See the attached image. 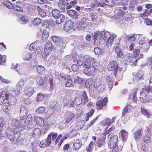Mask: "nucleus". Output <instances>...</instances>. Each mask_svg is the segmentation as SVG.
Masks as SVG:
<instances>
[{
  "label": "nucleus",
  "mask_w": 152,
  "mask_h": 152,
  "mask_svg": "<svg viewBox=\"0 0 152 152\" xmlns=\"http://www.w3.org/2000/svg\"><path fill=\"white\" fill-rule=\"evenodd\" d=\"M58 135L56 133L51 132L48 134L46 140H42L39 144V146L42 148H44L46 146H48L51 143L55 140Z\"/></svg>",
  "instance_id": "obj_1"
},
{
  "label": "nucleus",
  "mask_w": 152,
  "mask_h": 152,
  "mask_svg": "<svg viewBox=\"0 0 152 152\" xmlns=\"http://www.w3.org/2000/svg\"><path fill=\"white\" fill-rule=\"evenodd\" d=\"M83 82V80L82 79L79 78L78 76L74 75L71 76L67 80L66 83L65 84V86L66 87H70L72 86L75 83H81Z\"/></svg>",
  "instance_id": "obj_2"
},
{
  "label": "nucleus",
  "mask_w": 152,
  "mask_h": 152,
  "mask_svg": "<svg viewBox=\"0 0 152 152\" xmlns=\"http://www.w3.org/2000/svg\"><path fill=\"white\" fill-rule=\"evenodd\" d=\"M20 135L19 132H16L11 131L7 135L8 137L12 144H16L18 140Z\"/></svg>",
  "instance_id": "obj_3"
},
{
  "label": "nucleus",
  "mask_w": 152,
  "mask_h": 152,
  "mask_svg": "<svg viewBox=\"0 0 152 152\" xmlns=\"http://www.w3.org/2000/svg\"><path fill=\"white\" fill-rule=\"evenodd\" d=\"M139 58L136 59L134 57L128 56L126 58L125 63L126 65L130 64L131 66H136L137 65V60Z\"/></svg>",
  "instance_id": "obj_4"
},
{
  "label": "nucleus",
  "mask_w": 152,
  "mask_h": 152,
  "mask_svg": "<svg viewBox=\"0 0 152 152\" xmlns=\"http://www.w3.org/2000/svg\"><path fill=\"white\" fill-rule=\"evenodd\" d=\"M107 102V98L105 97L102 100L98 101L96 103V107L98 110L104 109Z\"/></svg>",
  "instance_id": "obj_5"
},
{
  "label": "nucleus",
  "mask_w": 152,
  "mask_h": 152,
  "mask_svg": "<svg viewBox=\"0 0 152 152\" xmlns=\"http://www.w3.org/2000/svg\"><path fill=\"white\" fill-rule=\"evenodd\" d=\"M108 147L110 149H112L113 151L114 152H120L121 151V148H118L117 144L113 142L112 141H109Z\"/></svg>",
  "instance_id": "obj_6"
},
{
  "label": "nucleus",
  "mask_w": 152,
  "mask_h": 152,
  "mask_svg": "<svg viewBox=\"0 0 152 152\" xmlns=\"http://www.w3.org/2000/svg\"><path fill=\"white\" fill-rule=\"evenodd\" d=\"M96 69L95 67L93 66H90L88 68H85L83 72L84 73L88 75H93L95 73Z\"/></svg>",
  "instance_id": "obj_7"
},
{
  "label": "nucleus",
  "mask_w": 152,
  "mask_h": 152,
  "mask_svg": "<svg viewBox=\"0 0 152 152\" xmlns=\"http://www.w3.org/2000/svg\"><path fill=\"white\" fill-rule=\"evenodd\" d=\"M53 49L52 44L49 42H46L45 46L44 53L45 55L47 56L50 54Z\"/></svg>",
  "instance_id": "obj_8"
},
{
  "label": "nucleus",
  "mask_w": 152,
  "mask_h": 152,
  "mask_svg": "<svg viewBox=\"0 0 152 152\" xmlns=\"http://www.w3.org/2000/svg\"><path fill=\"white\" fill-rule=\"evenodd\" d=\"M65 122L68 124L74 118L75 114L70 111L66 112L65 115Z\"/></svg>",
  "instance_id": "obj_9"
},
{
  "label": "nucleus",
  "mask_w": 152,
  "mask_h": 152,
  "mask_svg": "<svg viewBox=\"0 0 152 152\" xmlns=\"http://www.w3.org/2000/svg\"><path fill=\"white\" fill-rule=\"evenodd\" d=\"M118 66L117 61L113 60L110 62L108 65V68L110 71H113L118 69Z\"/></svg>",
  "instance_id": "obj_10"
},
{
  "label": "nucleus",
  "mask_w": 152,
  "mask_h": 152,
  "mask_svg": "<svg viewBox=\"0 0 152 152\" xmlns=\"http://www.w3.org/2000/svg\"><path fill=\"white\" fill-rule=\"evenodd\" d=\"M67 13L73 19H77L79 16V14L75 10H69L67 11Z\"/></svg>",
  "instance_id": "obj_11"
},
{
  "label": "nucleus",
  "mask_w": 152,
  "mask_h": 152,
  "mask_svg": "<svg viewBox=\"0 0 152 152\" xmlns=\"http://www.w3.org/2000/svg\"><path fill=\"white\" fill-rule=\"evenodd\" d=\"M21 5V2L20 1H17L16 2V4L13 6V9L16 11L22 12L23 11V10Z\"/></svg>",
  "instance_id": "obj_12"
},
{
  "label": "nucleus",
  "mask_w": 152,
  "mask_h": 152,
  "mask_svg": "<svg viewBox=\"0 0 152 152\" xmlns=\"http://www.w3.org/2000/svg\"><path fill=\"white\" fill-rule=\"evenodd\" d=\"M21 127L20 122L19 121L14 119L12 121L11 127L14 130L15 129Z\"/></svg>",
  "instance_id": "obj_13"
},
{
  "label": "nucleus",
  "mask_w": 152,
  "mask_h": 152,
  "mask_svg": "<svg viewBox=\"0 0 152 152\" xmlns=\"http://www.w3.org/2000/svg\"><path fill=\"white\" fill-rule=\"evenodd\" d=\"M100 35L102 39L105 40L107 39L108 38H110L111 36H113V35L111 34L107 31H101L100 33Z\"/></svg>",
  "instance_id": "obj_14"
},
{
  "label": "nucleus",
  "mask_w": 152,
  "mask_h": 152,
  "mask_svg": "<svg viewBox=\"0 0 152 152\" xmlns=\"http://www.w3.org/2000/svg\"><path fill=\"white\" fill-rule=\"evenodd\" d=\"M151 13H152V9H150L149 10L145 9L144 13L140 14V16L143 19H145L146 17H148Z\"/></svg>",
  "instance_id": "obj_15"
},
{
  "label": "nucleus",
  "mask_w": 152,
  "mask_h": 152,
  "mask_svg": "<svg viewBox=\"0 0 152 152\" xmlns=\"http://www.w3.org/2000/svg\"><path fill=\"white\" fill-rule=\"evenodd\" d=\"M33 136L35 138H39L41 135V131L38 128H34L33 129L32 133Z\"/></svg>",
  "instance_id": "obj_16"
},
{
  "label": "nucleus",
  "mask_w": 152,
  "mask_h": 152,
  "mask_svg": "<svg viewBox=\"0 0 152 152\" xmlns=\"http://www.w3.org/2000/svg\"><path fill=\"white\" fill-rule=\"evenodd\" d=\"M141 112L142 114L146 117L148 118H150L151 114L149 113L148 110L143 107H141Z\"/></svg>",
  "instance_id": "obj_17"
},
{
  "label": "nucleus",
  "mask_w": 152,
  "mask_h": 152,
  "mask_svg": "<svg viewBox=\"0 0 152 152\" xmlns=\"http://www.w3.org/2000/svg\"><path fill=\"white\" fill-rule=\"evenodd\" d=\"M105 138L104 137L98 138L96 142V145L99 148L102 147L104 144Z\"/></svg>",
  "instance_id": "obj_18"
},
{
  "label": "nucleus",
  "mask_w": 152,
  "mask_h": 152,
  "mask_svg": "<svg viewBox=\"0 0 152 152\" xmlns=\"http://www.w3.org/2000/svg\"><path fill=\"white\" fill-rule=\"evenodd\" d=\"M113 134L112 133H110L108 136V139L110 140L109 141L113 142L117 144V141L118 140V136L116 135L113 136Z\"/></svg>",
  "instance_id": "obj_19"
},
{
  "label": "nucleus",
  "mask_w": 152,
  "mask_h": 152,
  "mask_svg": "<svg viewBox=\"0 0 152 152\" xmlns=\"http://www.w3.org/2000/svg\"><path fill=\"white\" fill-rule=\"evenodd\" d=\"M82 143H80L79 139H77L74 142L73 145V148L77 151H78L81 147Z\"/></svg>",
  "instance_id": "obj_20"
},
{
  "label": "nucleus",
  "mask_w": 152,
  "mask_h": 152,
  "mask_svg": "<svg viewBox=\"0 0 152 152\" xmlns=\"http://www.w3.org/2000/svg\"><path fill=\"white\" fill-rule=\"evenodd\" d=\"M91 59L89 57H88L85 59L84 64L85 68H88L91 66Z\"/></svg>",
  "instance_id": "obj_21"
},
{
  "label": "nucleus",
  "mask_w": 152,
  "mask_h": 152,
  "mask_svg": "<svg viewBox=\"0 0 152 152\" xmlns=\"http://www.w3.org/2000/svg\"><path fill=\"white\" fill-rule=\"evenodd\" d=\"M72 24V22L68 20L66 22L64 26V30L66 31H69L71 29Z\"/></svg>",
  "instance_id": "obj_22"
},
{
  "label": "nucleus",
  "mask_w": 152,
  "mask_h": 152,
  "mask_svg": "<svg viewBox=\"0 0 152 152\" xmlns=\"http://www.w3.org/2000/svg\"><path fill=\"white\" fill-rule=\"evenodd\" d=\"M60 11L56 9H53L52 10L51 14L52 16L55 19H56L60 15Z\"/></svg>",
  "instance_id": "obj_23"
},
{
  "label": "nucleus",
  "mask_w": 152,
  "mask_h": 152,
  "mask_svg": "<svg viewBox=\"0 0 152 152\" xmlns=\"http://www.w3.org/2000/svg\"><path fill=\"white\" fill-rule=\"evenodd\" d=\"M36 68L37 72L39 74L42 75L44 73L45 69L43 66L40 65H37Z\"/></svg>",
  "instance_id": "obj_24"
},
{
  "label": "nucleus",
  "mask_w": 152,
  "mask_h": 152,
  "mask_svg": "<svg viewBox=\"0 0 152 152\" xmlns=\"http://www.w3.org/2000/svg\"><path fill=\"white\" fill-rule=\"evenodd\" d=\"M142 134V129H141L138 130L134 133V138L135 140H139Z\"/></svg>",
  "instance_id": "obj_25"
},
{
  "label": "nucleus",
  "mask_w": 152,
  "mask_h": 152,
  "mask_svg": "<svg viewBox=\"0 0 152 152\" xmlns=\"http://www.w3.org/2000/svg\"><path fill=\"white\" fill-rule=\"evenodd\" d=\"M49 34V32L47 30H45L43 31L42 37V39L43 41L45 42L48 39Z\"/></svg>",
  "instance_id": "obj_26"
},
{
  "label": "nucleus",
  "mask_w": 152,
  "mask_h": 152,
  "mask_svg": "<svg viewBox=\"0 0 152 152\" xmlns=\"http://www.w3.org/2000/svg\"><path fill=\"white\" fill-rule=\"evenodd\" d=\"M150 134L148 133L147 134H145L143 136V140L142 141L146 143V144H148L151 142L150 138Z\"/></svg>",
  "instance_id": "obj_27"
},
{
  "label": "nucleus",
  "mask_w": 152,
  "mask_h": 152,
  "mask_svg": "<svg viewBox=\"0 0 152 152\" xmlns=\"http://www.w3.org/2000/svg\"><path fill=\"white\" fill-rule=\"evenodd\" d=\"M34 119L37 125H43L44 124V121L42 117L36 116L34 118Z\"/></svg>",
  "instance_id": "obj_28"
},
{
  "label": "nucleus",
  "mask_w": 152,
  "mask_h": 152,
  "mask_svg": "<svg viewBox=\"0 0 152 152\" xmlns=\"http://www.w3.org/2000/svg\"><path fill=\"white\" fill-rule=\"evenodd\" d=\"M65 18L64 15L61 14L58 18H56L57 19L56 20V22L57 24H59L64 21Z\"/></svg>",
  "instance_id": "obj_29"
},
{
  "label": "nucleus",
  "mask_w": 152,
  "mask_h": 152,
  "mask_svg": "<svg viewBox=\"0 0 152 152\" xmlns=\"http://www.w3.org/2000/svg\"><path fill=\"white\" fill-rule=\"evenodd\" d=\"M149 96H142V97H140V99L142 102H148L151 100Z\"/></svg>",
  "instance_id": "obj_30"
},
{
  "label": "nucleus",
  "mask_w": 152,
  "mask_h": 152,
  "mask_svg": "<svg viewBox=\"0 0 152 152\" xmlns=\"http://www.w3.org/2000/svg\"><path fill=\"white\" fill-rule=\"evenodd\" d=\"M78 96L75 98V103L77 105L80 104L83 102V99L82 96Z\"/></svg>",
  "instance_id": "obj_31"
},
{
  "label": "nucleus",
  "mask_w": 152,
  "mask_h": 152,
  "mask_svg": "<svg viewBox=\"0 0 152 152\" xmlns=\"http://www.w3.org/2000/svg\"><path fill=\"white\" fill-rule=\"evenodd\" d=\"M22 128H23L25 126H27L30 123V120L26 119L23 121H19Z\"/></svg>",
  "instance_id": "obj_32"
},
{
  "label": "nucleus",
  "mask_w": 152,
  "mask_h": 152,
  "mask_svg": "<svg viewBox=\"0 0 152 152\" xmlns=\"http://www.w3.org/2000/svg\"><path fill=\"white\" fill-rule=\"evenodd\" d=\"M107 41L106 42V46L107 47L111 46L113 43L114 40V37L113 36H111L110 38H108L107 39Z\"/></svg>",
  "instance_id": "obj_33"
},
{
  "label": "nucleus",
  "mask_w": 152,
  "mask_h": 152,
  "mask_svg": "<svg viewBox=\"0 0 152 152\" xmlns=\"http://www.w3.org/2000/svg\"><path fill=\"white\" fill-rule=\"evenodd\" d=\"M62 136V135L61 134L58 135V137L56 139L55 141V144L56 145L58 143V147L60 146L61 143H62L63 140L61 139H60Z\"/></svg>",
  "instance_id": "obj_34"
},
{
  "label": "nucleus",
  "mask_w": 152,
  "mask_h": 152,
  "mask_svg": "<svg viewBox=\"0 0 152 152\" xmlns=\"http://www.w3.org/2000/svg\"><path fill=\"white\" fill-rule=\"evenodd\" d=\"M95 111V110L94 109H91L90 112L86 114V121H87L89 119V118L91 117Z\"/></svg>",
  "instance_id": "obj_35"
},
{
  "label": "nucleus",
  "mask_w": 152,
  "mask_h": 152,
  "mask_svg": "<svg viewBox=\"0 0 152 152\" xmlns=\"http://www.w3.org/2000/svg\"><path fill=\"white\" fill-rule=\"evenodd\" d=\"M121 136L124 140H126L128 137V133L125 130H122L121 132Z\"/></svg>",
  "instance_id": "obj_36"
},
{
  "label": "nucleus",
  "mask_w": 152,
  "mask_h": 152,
  "mask_svg": "<svg viewBox=\"0 0 152 152\" xmlns=\"http://www.w3.org/2000/svg\"><path fill=\"white\" fill-rule=\"evenodd\" d=\"M37 9L38 12L39 14L42 17H43L46 15V12L42 10L41 8L38 6L37 7Z\"/></svg>",
  "instance_id": "obj_37"
},
{
  "label": "nucleus",
  "mask_w": 152,
  "mask_h": 152,
  "mask_svg": "<svg viewBox=\"0 0 152 152\" xmlns=\"http://www.w3.org/2000/svg\"><path fill=\"white\" fill-rule=\"evenodd\" d=\"M27 110L25 107L23 106L21 107L20 114V115H26L27 114Z\"/></svg>",
  "instance_id": "obj_38"
},
{
  "label": "nucleus",
  "mask_w": 152,
  "mask_h": 152,
  "mask_svg": "<svg viewBox=\"0 0 152 152\" xmlns=\"http://www.w3.org/2000/svg\"><path fill=\"white\" fill-rule=\"evenodd\" d=\"M146 144V143L143 141L141 142L140 148L142 151H143V152H145L147 151V148L148 144Z\"/></svg>",
  "instance_id": "obj_39"
},
{
  "label": "nucleus",
  "mask_w": 152,
  "mask_h": 152,
  "mask_svg": "<svg viewBox=\"0 0 152 152\" xmlns=\"http://www.w3.org/2000/svg\"><path fill=\"white\" fill-rule=\"evenodd\" d=\"M111 123L110 120L108 118H106L102 121L101 124L103 126H109L110 124Z\"/></svg>",
  "instance_id": "obj_40"
},
{
  "label": "nucleus",
  "mask_w": 152,
  "mask_h": 152,
  "mask_svg": "<svg viewBox=\"0 0 152 152\" xmlns=\"http://www.w3.org/2000/svg\"><path fill=\"white\" fill-rule=\"evenodd\" d=\"M130 97L128 99V101L130 103H132L133 102H136L137 101V99L136 96H130Z\"/></svg>",
  "instance_id": "obj_41"
},
{
  "label": "nucleus",
  "mask_w": 152,
  "mask_h": 152,
  "mask_svg": "<svg viewBox=\"0 0 152 152\" xmlns=\"http://www.w3.org/2000/svg\"><path fill=\"white\" fill-rule=\"evenodd\" d=\"M31 54L30 53H27L24 55L23 59L25 61H28L31 59Z\"/></svg>",
  "instance_id": "obj_42"
},
{
  "label": "nucleus",
  "mask_w": 152,
  "mask_h": 152,
  "mask_svg": "<svg viewBox=\"0 0 152 152\" xmlns=\"http://www.w3.org/2000/svg\"><path fill=\"white\" fill-rule=\"evenodd\" d=\"M92 2L90 4V7L93 8H95L98 7V4L96 0H91Z\"/></svg>",
  "instance_id": "obj_43"
},
{
  "label": "nucleus",
  "mask_w": 152,
  "mask_h": 152,
  "mask_svg": "<svg viewBox=\"0 0 152 152\" xmlns=\"http://www.w3.org/2000/svg\"><path fill=\"white\" fill-rule=\"evenodd\" d=\"M41 23V20L38 18H35L33 21V23L35 26H38Z\"/></svg>",
  "instance_id": "obj_44"
},
{
  "label": "nucleus",
  "mask_w": 152,
  "mask_h": 152,
  "mask_svg": "<svg viewBox=\"0 0 152 152\" xmlns=\"http://www.w3.org/2000/svg\"><path fill=\"white\" fill-rule=\"evenodd\" d=\"M10 107V104L7 102L3 104L2 106L3 110L5 112H7L8 110V108Z\"/></svg>",
  "instance_id": "obj_45"
},
{
  "label": "nucleus",
  "mask_w": 152,
  "mask_h": 152,
  "mask_svg": "<svg viewBox=\"0 0 152 152\" xmlns=\"http://www.w3.org/2000/svg\"><path fill=\"white\" fill-rule=\"evenodd\" d=\"M45 111V108L43 106L40 107H39L36 110V113H38L39 114L43 113Z\"/></svg>",
  "instance_id": "obj_46"
},
{
  "label": "nucleus",
  "mask_w": 152,
  "mask_h": 152,
  "mask_svg": "<svg viewBox=\"0 0 152 152\" xmlns=\"http://www.w3.org/2000/svg\"><path fill=\"white\" fill-rule=\"evenodd\" d=\"M51 38L52 41L54 42H61V37L57 36H52Z\"/></svg>",
  "instance_id": "obj_47"
},
{
  "label": "nucleus",
  "mask_w": 152,
  "mask_h": 152,
  "mask_svg": "<svg viewBox=\"0 0 152 152\" xmlns=\"http://www.w3.org/2000/svg\"><path fill=\"white\" fill-rule=\"evenodd\" d=\"M106 81L108 85L109 88L111 89L113 86V84L112 80L111 78L108 77L106 79Z\"/></svg>",
  "instance_id": "obj_48"
},
{
  "label": "nucleus",
  "mask_w": 152,
  "mask_h": 152,
  "mask_svg": "<svg viewBox=\"0 0 152 152\" xmlns=\"http://www.w3.org/2000/svg\"><path fill=\"white\" fill-rule=\"evenodd\" d=\"M94 142H93L92 141L90 143L88 147L86 148L87 151L90 152L94 148Z\"/></svg>",
  "instance_id": "obj_49"
},
{
  "label": "nucleus",
  "mask_w": 152,
  "mask_h": 152,
  "mask_svg": "<svg viewBox=\"0 0 152 152\" xmlns=\"http://www.w3.org/2000/svg\"><path fill=\"white\" fill-rule=\"evenodd\" d=\"M139 94L140 95H147L149 94V91L147 89L143 88L140 90Z\"/></svg>",
  "instance_id": "obj_50"
},
{
  "label": "nucleus",
  "mask_w": 152,
  "mask_h": 152,
  "mask_svg": "<svg viewBox=\"0 0 152 152\" xmlns=\"http://www.w3.org/2000/svg\"><path fill=\"white\" fill-rule=\"evenodd\" d=\"M127 38L128 39L129 41L132 42H134L136 40L135 36L133 34L130 36H127Z\"/></svg>",
  "instance_id": "obj_51"
},
{
  "label": "nucleus",
  "mask_w": 152,
  "mask_h": 152,
  "mask_svg": "<svg viewBox=\"0 0 152 152\" xmlns=\"http://www.w3.org/2000/svg\"><path fill=\"white\" fill-rule=\"evenodd\" d=\"M142 74L141 72H137L135 75V79L137 80H140L143 77Z\"/></svg>",
  "instance_id": "obj_52"
},
{
  "label": "nucleus",
  "mask_w": 152,
  "mask_h": 152,
  "mask_svg": "<svg viewBox=\"0 0 152 152\" xmlns=\"http://www.w3.org/2000/svg\"><path fill=\"white\" fill-rule=\"evenodd\" d=\"M37 46V45L35 44V42H34L31 44L29 46V49L31 51H32L34 50Z\"/></svg>",
  "instance_id": "obj_53"
},
{
  "label": "nucleus",
  "mask_w": 152,
  "mask_h": 152,
  "mask_svg": "<svg viewBox=\"0 0 152 152\" xmlns=\"http://www.w3.org/2000/svg\"><path fill=\"white\" fill-rule=\"evenodd\" d=\"M105 5L109 6H112L113 4L114 1L113 0H104Z\"/></svg>",
  "instance_id": "obj_54"
},
{
  "label": "nucleus",
  "mask_w": 152,
  "mask_h": 152,
  "mask_svg": "<svg viewBox=\"0 0 152 152\" xmlns=\"http://www.w3.org/2000/svg\"><path fill=\"white\" fill-rule=\"evenodd\" d=\"M3 4L9 9H13V6L12 4L8 1H5L3 3Z\"/></svg>",
  "instance_id": "obj_55"
},
{
  "label": "nucleus",
  "mask_w": 152,
  "mask_h": 152,
  "mask_svg": "<svg viewBox=\"0 0 152 152\" xmlns=\"http://www.w3.org/2000/svg\"><path fill=\"white\" fill-rule=\"evenodd\" d=\"M140 90L137 88H134L131 90V93L133 95H136L138 94H139Z\"/></svg>",
  "instance_id": "obj_56"
},
{
  "label": "nucleus",
  "mask_w": 152,
  "mask_h": 152,
  "mask_svg": "<svg viewBox=\"0 0 152 152\" xmlns=\"http://www.w3.org/2000/svg\"><path fill=\"white\" fill-rule=\"evenodd\" d=\"M140 50L138 49H135L133 52V56L135 58L137 56L139 55L140 53Z\"/></svg>",
  "instance_id": "obj_57"
},
{
  "label": "nucleus",
  "mask_w": 152,
  "mask_h": 152,
  "mask_svg": "<svg viewBox=\"0 0 152 152\" xmlns=\"http://www.w3.org/2000/svg\"><path fill=\"white\" fill-rule=\"evenodd\" d=\"M145 20V23L147 25L152 26V20L148 18H146Z\"/></svg>",
  "instance_id": "obj_58"
},
{
  "label": "nucleus",
  "mask_w": 152,
  "mask_h": 152,
  "mask_svg": "<svg viewBox=\"0 0 152 152\" xmlns=\"http://www.w3.org/2000/svg\"><path fill=\"white\" fill-rule=\"evenodd\" d=\"M37 145L36 144L33 143L30 146V148L32 150L33 152H36L37 150Z\"/></svg>",
  "instance_id": "obj_59"
},
{
  "label": "nucleus",
  "mask_w": 152,
  "mask_h": 152,
  "mask_svg": "<svg viewBox=\"0 0 152 152\" xmlns=\"http://www.w3.org/2000/svg\"><path fill=\"white\" fill-rule=\"evenodd\" d=\"M98 4V7H104L105 6L104 0H96Z\"/></svg>",
  "instance_id": "obj_60"
},
{
  "label": "nucleus",
  "mask_w": 152,
  "mask_h": 152,
  "mask_svg": "<svg viewBox=\"0 0 152 152\" xmlns=\"http://www.w3.org/2000/svg\"><path fill=\"white\" fill-rule=\"evenodd\" d=\"M49 106L51 108L55 109L57 106L56 102L55 101H52L50 103Z\"/></svg>",
  "instance_id": "obj_61"
},
{
  "label": "nucleus",
  "mask_w": 152,
  "mask_h": 152,
  "mask_svg": "<svg viewBox=\"0 0 152 152\" xmlns=\"http://www.w3.org/2000/svg\"><path fill=\"white\" fill-rule=\"evenodd\" d=\"M94 50L95 54L97 55H99L101 54L102 52L101 50L98 47L95 48Z\"/></svg>",
  "instance_id": "obj_62"
},
{
  "label": "nucleus",
  "mask_w": 152,
  "mask_h": 152,
  "mask_svg": "<svg viewBox=\"0 0 152 152\" xmlns=\"http://www.w3.org/2000/svg\"><path fill=\"white\" fill-rule=\"evenodd\" d=\"M24 84V81L23 80H21L19 82L18 84V86L19 87V89H22Z\"/></svg>",
  "instance_id": "obj_63"
},
{
  "label": "nucleus",
  "mask_w": 152,
  "mask_h": 152,
  "mask_svg": "<svg viewBox=\"0 0 152 152\" xmlns=\"http://www.w3.org/2000/svg\"><path fill=\"white\" fill-rule=\"evenodd\" d=\"M60 76L63 79L65 80H67L71 76L69 75H66V74H60Z\"/></svg>",
  "instance_id": "obj_64"
}]
</instances>
